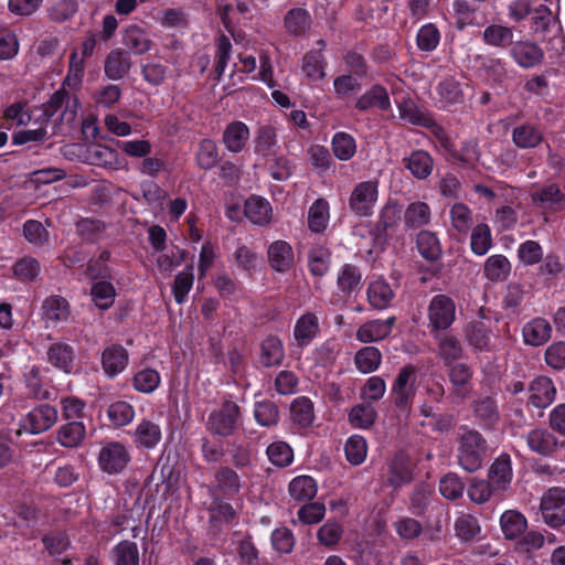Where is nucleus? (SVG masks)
Segmentation results:
<instances>
[{"label":"nucleus","mask_w":565,"mask_h":565,"mask_svg":"<svg viewBox=\"0 0 565 565\" xmlns=\"http://www.w3.org/2000/svg\"><path fill=\"white\" fill-rule=\"evenodd\" d=\"M131 457L127 447L120 441H106L98 452V467L107 475H120L127 468Z\"/></svg>","instance_id":"obj_3"},{"label":"nucleus","mask_w":565,"mask_h":565,"mask_svg":"<svg viewBox=\"0 0 565 565\" xmlns=\"http://www.w3.org/2000/svg\"><path fill=\"white\" fill-rule=\"evenodd\" d=\"M449 380L454 385V394L460 398H465L469 393V384L472 379V370L466 363L454 364L449 370Z\"/></svg>","instance_id":"obj_31"},{"label":"nucleus","mask_w":565,"mask_h":565,"mask_svg":"<svg viewBox=\"0 0 565 565\" xmlns=\"http://www.w3.org/2000/svg\"><path fill=\"white\" fill-rule=\"evenodd\" d=\"M534 203H539L544 207L557 209L564 202V194L561 192L558 185L548 184L532 194Z\"/></svg>","instance_id":"obj_55"},{"label":"nucleus","mask_w":565,"mask_h":565,"mask_svg":"<svg viewBox=\"0 0 565 565\" xmlns=\"http://www.w3.org/2000/svg\"><path fill=\"white\" fill-rule=\"evenodd\" d=\"M416 373L417 367L415 365L406 364L399 370L392 385L391 395L393 404L398 409L406 411L412 407L416 394Z\"/></svg>","instance_id":"obj_2"},{"label":"nucleus","mask_w":565,"mask_h":565,"mask_svg":"<svg viewBox=\"0 0 565 565\" xmlns=\"http://www.w3.org/2000/svg\"><path fill=\"white\" fill-rule=\"evenodd\" d=\"M452 226L459 232L466 234L472 226V214L470 209L462 204L456 203L450 210Z\"/></svg>","instance_id":"obj_64"},{"label":"nucleus","mask_w":565,"mask_h":565,"mask_svg":"<svg viewBox=\"0 0 565 565\" xmlns=\"http://www.w3.org/2000/svg\"><path fill=\"white\" fill-rule=\"evenodd\" d=\"M405 167L417 179H426L433 171L434 161L428 152L415 150L408 158L404 159Z\"/></svg>","instance_id":"obj_34"},{"label":"nucleus","mask_w":565,"mask_h":565,"mask_svg":"<svg viewBox=\"0 0 565 565\" xmlns=\"http://www.w3.org/2000/svg\"><path fill=\"white\" fill-rule=\"evenodd\" d=\"M362 274L360 269L351 264H345L338 277L339 289L347 295L361 289Z\"/></svg>","instance_id":"obj_45"},{"label":"nucleus","mask_w":565,"mask_h":565,"mask_svg":"<svg viewBox=\"0 0 565 565\" xmlns=\"http://www.w3.org/2000/svg\"><path fill=\"white\" fill-rule=\"evenodd\" d=\"M294 423L301 427H309L315 418L313 404L308 397L296 398L290 406Z\"/></svg>","instance_id":"obj_48"},{"label":"nucleus","mask_w":565,"mask_h":565,"mask_svg":"<svg viewBox=\"0 0 565 565\" xmlns=\"http://www.w3.org/2000/svg\"><path fill=\"white\" fill-rule=\"evenodd\" d=\"M391 106L390 97L385 87L374 85L371 89L360 96L355 103V107L361 111H366L377 107L381 110H387Z\"/></svg>","instance_id":"obj_24"},{"label":"nucleus","mask_w":565,"mask_h":565,"mask_svg":"<svg viewBox=\"0 0 565 565\" xmlns=\"http://www.w3.org/2000/svg\"><path fill=\"white\" fill-rule=\"evenodd\" d=\"M268 459L277 467H287L292 462L294 451L285 441H275L267 447Z\"/></svg>","instance_id":"obj_61"},{"label":"nucleus","mask_w":565,"mask_h":565,"mask_svg":"<svg viewBox=\"0 0 565 565\" xmlns=\"http://www.w3.org/2000/svg\"><path fill=\"white\" fill-rule=\"evenodd\" d=\"M12 269L13 275L18 279L22 281H32L39 276L41 271V266L35 258L24 256L15 262Z\"/></svg>","instance_id":"obj_62"},{"label":"nucleus","mask_w":565,"mask_h":565,"mask_svg":"<svg viewBox=\"0 0 565 565\" xmlns=\"http://www.w3.org/2000/svg\"><path fill=\"white\" fill-rule=\"evenodd\" d=\"M77 234L86 243H96L107 228L104 221L92 217H84L75 224Z\"/></svg>","instance_id":"obj_39"},{"label":"nucleus","mask_w":565,"mask_h":565,"mask_svg":"<svg viewBox=\"0 0 565 565\" xmlns=\"http://www.w3.org/2000/svg\"><path fill=\"white\" fill-rule=\"evenodd\" d=\"M102 364L105 373L115 376L128 364V352L120 344H111L107 347L102 355Z\"/></svg>","instance_id":"obj_18"},{"label":"nucleus","mask_w":565,"mask_h":565,"mask_svg":"<svg viewBox=\"0 0 565 565\" xmlns=\"http://www.w3.org/2000/svg\"><path fill=\"white\" fill-rule=\"evenodd\" d=\"M458 462L468 472L482 466L488 445L483 436L475 429H465L458 437Z\"/></svg>","instance_id":"obj_1"},{"label":"nucleus","mask_w":565,"mask_h":565,"mask_svg":"<svg viewBox=\"0 0 565 565\" xmlns=\"http://www.w3.org/2000/svg\"><path fill=\"white\" fill-rule=\"evenodd\" d=\"M130 67V55L121 49L110 51L104 65L106 76L113 81L124 78L129 73Z\"/></svg>","instance_id":"obj_17"},{"label":"nucleus","mask_w":565,"mask_h":565,"mask_svg":"<svg viewBox=\"0 0 565 565\" xmlns=\"http://www.w3.org/2000/svg\"><path fill=\"white\" fill-rule=\"evenodd\" d=\"M465 88H469L468 84H462L454 77H447L439 83L438 94L446 104H462Z\"/></svg>","instance_id":"obj_38"},{"label":"nucleus","mask_w":565,"mask_h":565,"mask_svg":"<svg viewBox=\"0 0 565 565\" xmlns=\"http://www.w3.org/2000/svg\"><path fill=\"white\" fill-rule=\"evenodd\" d=\"M162 433L158 424L142 419L136 427L134 440L137 447L154 448L161 441Z\"/></svg>","instance_id":"obj_22"},{"label":"nucleus","mask_w":565,"mask_h":565,"mask_svg":"<svg viewBox=\"0 0 565 565\" xmlns=\"http://www.w3.org/2000/svg\"><path fill=\"white\" fill-rule=\"evenodd\" d=\"M455 313L456 305L450 297L446 295L433 297L428 307V319L431 330L448 329L455 320Z\"/></svg>","instance_id":"obj_6"},{"label":"nucleus","mask_w":565,"mask_h":565,"mask_svg":"<svg viewBox=\"0 0 565 565\" xmlns=\"http://www.w3.org/2000/svg\"><path fill=\"white\" fill-rule=\"evenodd\" d=\"M259 363L264 367L278 366L285 358V350L281 340L277 335L266 337L259 345Z\"/></svg>","instance_id":"obj_16"},{"label":"nucleus","mask_w":565,"mask_h":565,"mask_svg":"<svg viewBox=\"0 0 565 565\" xmlns=\"http://www.w3.org/2000/svg\"><path fill=\"white\" fill-rule=\"evenodd\" d=\"M47 360L55 367L71 373L74 367V349L66 343H54L49 348Z\"/></svg>","instance_id":"obj_29"},{"label":"nucleus","mask_w":565,"mask_h":565,"mask_svg":"<svg viewBox=\"0 0 565 565\" xmlns=\"http://www.w3.org/2000/svg\"><path fill=\"white\" fill-rule=\"evenodd\" d=\"M462 353L461 343L456 337L451 334L440 337L438 342V356L446 365H450L454 361L459 360Z\"/></svg>","instance_id":"obj_44"},{"label":"nucleus","mask_w":565,"mask_h":565,"mask_svg":"<svg viewBox=\"0 0 565 565\" xmlns=\"http://www.w3.org/2000/svg\"><path fill=\"white\" fill-rule=\"evenodd\" d=\"M509 54L516 65L525 70L534 68L544 61V51L537 43L531 40L513 42Z\"/></svg>","instance_id":"obj_8"},{"label":"nucleus","mask_w":565,"mask_h":565,"mask_svg":"<svg viewBox=\"0 0 565 565\" xmlns=\"http://www.w3.org/2000/svg\"><path fill=\"white\" fill-rule=\"evenodd\" d=\"M122 43L135 54H145L150 50L151 41L145 30L136 24L129 25L122 35Z\"/></svg>","instance_id":"obj_35"},{"label":"nucleus","mask_w":565,"mask_h":565,"mask_svg":"<svg viewBox=\"0 0 565 565\" xmlns=\"http://www.w3.org/2000/svg\"><path fill=\"white\" fill-rule=\"evenodd\" d=\"M329 221V204L323 199H318L308 212V226L315 233L326 230Z\"/></svg>","instance_id":"obj_42"},{"label":"nucleus","mask_w":565,"mask_h":565,"mask_svg":"<svg viewBox=\"0 0 565 565\" xmlns=\"http://www.w3.org/2000/svg\"><path fill=\"white\" fill-rule=\"evenodd\" d=\"M387 483L397 489L404 484L411 483L414 479V462L409 455L404 450L397 451L388 462Z\"/></svg>","instance_id":"obj_10"},{"label":"nucleus","mask_w":565,"mask_h":565,"mask_svg":"<svg viewBox=\"0 0 565 565\" xmlns=\"http://www.w3.org/2000/svg\"><path fill=\"white\" fill-rule=\"evenodd\" d=\"M529 447L543 456H548L557 447L556 437L546 429H533L527 435Z\"/></svg>","instance_id":"obj_33"},{"label":"nucleus","mask_w":565,"mask_h":565,"mask_svg":"<svg viewBox=\"0 0 565 565\" xmlns=\"http://www.w3.org/2000/svg\"><path fill=\"white\" fill-rule=\"evenodd\" d=\"M513 30L503 24H490L482 32V41L493 47L508 49L513 44Z\"/></svg>","instance_id":"obj_25"},{"label":"nucleus","mask_w":565,"mask_h":565,"mask_svg":"<svg viewBox=\"0 0 565 565\" xmlns=\"http://www.w3.org/2000/svg\"><path fill=\"white\" fill-rule=\"evenodd\" d=\"M382 354L375 347H364L360 349L354 356L355 365L362 373L375 371L380 366Z\"/></svg>","instance_id":"obj_50"},{"label":"nucleus","mask_w":565,"mask_h":565,"mask_svg":"<svg viewBox=\"0 0 565 565\" xmlns=\"http://www.w3.org/2000/svg\"><path fill=\"white\" fill-rule=\"evenodd\" d=\"M254 416L256 422L265 427L275 426L279 419V409L273 401H262L255 404Z\"/></svg>","instance_id":"obj_56"},{"label":"nucleus","mask_w":565,"mask_h":565,"mask_svg":"<svg viewBox=\"0 0 565 565\" xmlns=\"http://www.w3.org/2000/svg\"><path fill=\"white\" fill-rule=\"evenodd\" d=\"M289 493L296 501H309L317 494V484L309 476H298L289 483Z\"/></svg>","instance_id":"obj_41"},{"label":"nucleus","mask_w":565,"mask_h":565,"mask_svg":"<svg viewBox=\"0 0 565 565\" xmlns=\"http://www.w3.org/2000/svg\"><path fill=\"white\" fill-rule=\"evenodd\" d=\"M465 335L470 345L478 351H488L490 330L482 321H470L465 329Z\"/></svg>","instance_id":"obj_36"},{"label":"nucleus","mask_w":565,"mask_h":565,"mask_svg":"<svg viewBox=\"0 0 565 565\" xmlns=\"http://www.w3.org/2000/svg\"><path fill=\"white\" fill-rule=\"evenodd\" d=\"M376 411L371 403H362L351 408L349 422L355 428H370L376 419Z\"/></svg>","instance_id":"obj_43"},{"label":"nucleus","mask_w":565,"mask_h":565,"mask_svg":"<svg viewBox=\"0 0 565 565\" xmlns=\"http://www.w3.org/2000/svg\"><path fill=\"white\" fill-rule=\"evenodd\" d=\"M318 331V317L312 312H307L298 319L295 326L294 335L298 344L303 347L317 335Z\"/></svg>","instance_id":"obj_32"},{"label":"nucleus","mask_w":565,"mask_h":565,"mask_svg":"<svg viewBox=\"0 0 565 565\" xmlns=\"http://www.w3.org/2000/svg\"><path fill=\"white\" fill-rule=\"evenodd\" d=\"M541 511L544 521L552 527L565 524V490L553 488L542 498Z\"/></svg>","instance_id":"obj_7"},{"label":"nucleus","mask_w":565,"mask_h":565,"mask_svg":"<svg viewBox=\"0 0 565 565\" xmlns=\"http://www.w3.org/2000/svg\"><path fill=\"white\" fill-rule=\"evenodd\" d=\"M332 150L338 159L347 161L356 151L355 140L347 132H337L332 138Z\"/></svg>","instance_id":"obj_57"},{"label":"nucleus","mask_w":565,"mask_h":565,"mask_svg":"<svg viewBox=\"0 0 565 565\" xmlns=\"http://www.w3.org/2000/svg\"><path fill=\"white\" fill-rule=\"evenodd\" d=\"M402 207L396 201H388L380 213V218L374 227L377 238L386 237L387 233L397 227L401 221Z\"/></svg>","instance_id":"obj_20"},{"label":"nucleus","mask_w":565,"mask_h":565,"mask_svg":"<svg viewBox=\"0 0 565 565\" xmlns=\"http://www.w3.org/2000/svg\"><path fill=\"white\" fill-rule=\"evenodd\" d=\"M215 487L210 490L214 495V491H218L226 497H235L242 489V481L238 473L228 466L220 467L215 472Z\"/></svg>","instance_id":"obj_14"},{"label":"nucleus","mask_w":565,"mask_h":565,"mask_svg":"<svg viewBox=\"0 0 565 565\" xmlns=\"http://www.w3.org/2000/svg\"><path fill=\"white\" fill-rule=\"evenodd\" d=\"M249 138V130L242 121H233L223 132V142L231 152H239Z\"/></svg>","instance_id":"obj_26"},{"label":"nucleus","mask_w":565,"mask_h":565,"mask_svg":"<svg viewBox=\"0 0 565 565\" xmlns=\"http://www.w3.org/2000/svg\"><path fill=\"white\" fill-rule=\"evenodd\" d=\"M85 437V427L81 422H70L63 425L57 433V440L64 447H77Z\"/></svg>","instance_id":"obj_46"},{"label":"nucleus","mask_w":565,"mask_h":565,"mask_svg":"<svg viewBox=\"0 0 565 565\" xmlns=\"http://www.w3.org/2000/svg\"><path fill=\"white\" fill-rule=\"evenodd\" d=\"M544 140L542 129L531 122L518 125L512 130V141L516 148L534 149Z\"/></svg>","instance_id":"obj_13"},{"label":"nucleus","mask_w":565,"mask_h":565,"mask_svg":"<svg viewBox=\"0 0 565 565\" xmlns=\"http://www.w3.org/2000/svg\"><path fill=\"white\" fill-rule=\"evenodd\" d=\"M115 565H139V552L137 544L130 541H121L113 550Z\"/></svg>","instance_id":"obj_54"},{"label":"nucleus","mask_w":565,"mask_h":565,"mask_svg":"<svg viewBox=\"0 0 565 565\" xmlns=\"http://www.w3.org/2000/svg\"><path fill=\"white\" fill-rule=\"evenodd\" d=\"M218 161L217 146L211 139H203L196 152V162L203 170H211Z\"/></svg>","instance_id":"obj_59"},{"label":"nucleus","mask_w":565,"mask_h":565,"mask_svg":"<svg viewBox=\"0 0 565 565\" xmlns=\"http://www.w3.org/2000/svg\"><path fill=\"white\" fill-rule=\"evenodd\" d=\"M285 26L292 35H302L310 26V15L302 8L291 9L285 15Z\"/></svg>","instance_id":"obj_47"},{"label":"nucleus","mask_w":565,"mask_h":565,"mask_svg":"<svg viewBox=\"0 0 565 565\" xmlns=\"http://www.w3.org/2000/svg\"><path fill=\"white\" fill-rule=\"evenodd\" d=\"M392 298L393 291L385 281L376 280L370 284L367 288V300L373 308H386Z\"/></svg>","instance_id":"obj_49"},{"label":"nucleus","mask_w":565,"mask_h":565,"mask_svg":"<svg viewBox=\"0 0 565 565\" xmlns=\"http://www.w3.org/2000/svg\"><path fill=\"white\" fill-rule=\"evenodd\" d=\"M488 477L494 484V489L504 491L512 480L510 456L507 454L499 456L489 468Z\"/></svg>","instance_id":"obj_21"},{"label":"nucleus","mask_w":565,"mask_h":565,"mask_svg":"<svg viewBox=\"0 0 565 565\" xmlns=\"http://www.w3.org/2000/svg\"><path fill=\"white\" fill-rule=\"evenodd\" d=\"M326 62L321 50L310 51L302 58V71L307 77L312 81L322 79L324 77Z\"/></svg>","instance_id":"obj_53"},{"label":"nucleus","mask_w":565,"mask_h":565,"mask_svg":"<svg viewBox=\"0 0 565 565\" xmlns=\"http://www.w3.org/2000/svg\"><path fill=\"white\" fill-rule=\"evenodd\" d=\"M244 214L252 223L265 225L271 220V206L264 198L253 195L245 202Z\"/></svg>","instance_id":"obj_23"},{"label":"nucleus","mask_w":565,"mask_h":565,"mask_svg":"<svg viewBox=\"0 0 565 565\" xmlns=\"http://www.w3.org/2000/svg\"><path fill=\"white\" fill-rule=\"evenodd\" d=\"M551 324L542 318L533 319L523 327V337L527 344L539 347L551 338Z\"/></svg>","instance_id":"obj_30"},{"label":"nucleus","mask_w":565,"mask_h":565,"mask_svg":"<svg viewBox=\"0 0 565 565\" xmlns=\"http://www.w3.org/2000/svg\"><path fill=\"white\" fill-rule=\"evenodd\" d=\"M92 300L102 310L110 308L115 301L116 290L109 281H97L90 289Z\"/></svg>","instance_id":"obj_51"},{"label":"nucleus","mask_w":565,"mask_h":565,"mask_svg":"<svg viewBox=\"0 0 565 565\" xmlns=\"http://www.w3.org/2000/svg\"><path fill=\"white\" fill-rule=\"evenodd\" d=\"M56 419L57 411L49 404H41L26 415L24 428L32 434H40L51 428Z\"/></svg>","instance_id":"obj_11"},{"label":"nucleus","mask_w":565,"mask_h":565,"mask_svg":"<svg viewBox=\"0 0 565 565\" xmlns=\"http://www.w3.org/2000/svg\"><path fill=\"white\" fill-rule=\"evenodd\" d=\"M107 415L114 426L122 427L134 419L135 411L129 403L118 401L109 405Z\"/></svg>","instance_id":"obj_58"},{"label":"nucleus","mask_w":565,"mask_h":565,"mask_svg":"<svg viewBox=\"0 0 565 565\" xmlns=\"http://www.w3.org/2000/svg\"><path fill=\"white\" fill-rule=\"evenodd\" d=\"M207 531L213 540H218L237 518L233 505L218 495H212V502L207 507Z\"/></svg>","instance_id":"obj_4"},{"label":"nucleus","mask_w":565,"mask_h":565,"mask_svg":"<svg viewBox=\"0 0 565 565\" xmlns=\"http://www.w3.org/2000/svg\"><path fill=\"white\" fill-rule=\"evenodd\" d=\"M471 407L477 420L484 428H493L500 419L497 402L490 396L472 402Z\"/></svg>","instance_id":"obj_19"},{"label":"nucleus","mask_w":565,"mask_h":565,"mask_svg":"<svg viewBox=\"0 0 565 565\" xmlns=\"http://www.w3.org/2000/svg\"><path fill=\"white\" fill-rule=\"evenodd\" d=\"M416 247L420 256L430 263L437 262L443 254L438 237L430 231L423 230L417 234Z\"/></svg>","instance_id":"obj_27"},{"label":"nucleus","mask_w":565,"mask_h":565,"mask_svg":"<svg viewBox=\"0 0 565 565\" xmlns=\"http://www.w3.org/2000/svg\"><path fill=\"white\" fill-rule=\"evenodd\" d=\"M430 207L425 202H413L404 212V226L406 230H417L430 222Z\"/></svg>","instance_id":"obj_28"},{"label":"nucleus","mask_w":565,"mask_h":565,"mask_svg":"<svg viewBox=\"0 0 565 565\" xmlns=\"http://www.w3.org/2000/svg\"><path fill=\"white\" fill-rule=\"evenodd\" d=\"M483 271L489 280L503 281L511 271V264L503 255H492L486 260Z\"/></svg>","instance_id":"obj_40"},{"label":"nucleus","mask_w":565,"mask_h":565,"mask_svg":"<svg viewBox=\"0 0 565 565\" xmlns=\"http://www.w3.org/2000/svg\"><path fill=\"white\" fill-rule=\"evenodd\" d=\"M501 529L508 540L522 535L527 526L526 519L518 511H505L500 519Z\"/></svg>","instance_id":"obj_37"},{"label":"nucleus","mask_w":565,"mask_h":565,"mask_svg":"<svg viewBox=\"0 0 565 565\" xmlns=\"http://www.w3.org/2000/svg\"><path fill=\"white\" fill-rule=\"evenodd\" d=\"M377 182H360L353 189L350 196L351 210L360 216H370L373 212V205L377 200Z\"/></svg>","instance_id":"obj_9"},{"label":"nucleus","mask_w":565,"mask_h":565,"mask_svg":"<svg viewBox=\"0 0 565 565\" xmlns=\"http://www.w3.org/2000/svg\"><path fill=\"white\" fill-rule=\"evenodd\" d=\"M470 245L476 255L482 256L488 253L492 245V238L487 224L481 223L473 227Z\"/></svg>","instance_id":"obj_60"},{"label":"nucleus","mask_w":565,"mask_h":565,"mask_svg":"<svg viewBox=\"0 0 565 565\" xmlns=\"http://www.w3.org/2000/svg\"><path fill=\"white\" fill-rule=\"evenodd\" d=\"M239 416L238 405L232 401H226L221 408L209 415L207 429L214 435L228 437L234 434Z\"/></svg>","instance_id":"obj_5"},{"label":"nucleus","mask_w":565,"mask_h":565,"mask_svg":"<svg viewBox=\"0 0 565 565\" xmlns=\"http://www.w3.org/2000/svg\"><path fill=\"white\" fill-rule=\"evenodd\" d=\"M270 267L278 273H286L294 266L295 256L291 245L286 241H275L267 249Z\"/></svg>","instance_id":"obj_12"},{"label":"nucleus","mask_w":565,"mask_h":565,"mask_svg":"<svg viewBox=\"0 0 565 565\" xmlns=\"http://www.w3.org/2000/svg\"><path fill=\"white\" fill-rule=\"evenodd\" d=\"M44 317L51 321H65L70 316V306L65 298L51 296L43 302Z\"/></svg>","instance_id":"obj_52"},{"label":"nucleus","mask_w":565,"mask_h":565,"mask_svg":"<svg viewBox=\"0 0 565 565\" xmlns=\"http://www.w3.org/2000/svg\"><path fill=\"white\" fill-rule=\"evenodd\" d=\"M529 391V402L536 408L547 407L554 401L556 393L553 382L545 376L532 381Z\"/></svg>","instance_id":"obj_15"},{"label":"nucleus","mask_w":565,"mask_h":565,"mask_svg":"<svg viewBox=\"0 0 565 565\" xmlns=\"http://www.w3.org/2000/svg\"><path fill=\"white\" fill-rule=\"evenodd\" d=\"M387 337V327L380 320H372L362 324L356 331V338L361 342H374Z\"/></svg>","instance_id":"obj_63"}]
</instances>
